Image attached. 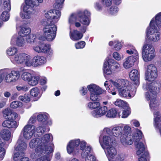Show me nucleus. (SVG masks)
I'll use <instances>...</instances> for the list:
<instances>
[{
  "label": "nucleus",
  "mask_w": 161,
  "mask_h": 161,
  "mask_svg": "<svg viewBox=\"0 0 161 161\" xmlns=\"http://www.w3.org/2000/svg\"><path fill=\"white\" fill-rule=\"evenodd\" d=\"M122 133V136L131 135V130L130 127L128 125H125L123 127Z\"/></svg>",
  "instance_id": "obj_44"
},
{
  "label": "nucleus",
  "mask_w": 161,
  "mask_h": 161,
  "mask_svg": "<svg viewBox=\"0 0 161 161\" xmlns=\"http://www.w3.org/2000/svg\"><path fill=\"white\" fill-rule=\"evenodd\" d=\"M53 140V136L51 134H46L42 137L32 139L30 142L29 146L31 148H34L36 146V148L35 149V153L36 155L52 153L54 148L53 144L51 142Z\"/></svg>",
  "instance_id": "obj_2"
},
{
  "label": "nucleus",
  "mask_w": 161,
  "mask_h": 161,
  "mask_svg": "<svg viewBox=\"0 0 161 161\" xmlns=\"http://www.w3.org/2000/svg\"><path fill=\"white\" fill-rule=\"evenodd\" d=\"M77 18H78V13L72 14L69 18L68 22L70 25L74 24Z\"/></svg>",
  "instance_id": "obj_43"
},
{
  "label": "nucleus",
  "mask_w": 161,
  "mask_h": 161,
  "mask_svg": "<svg viewBox=\"0 0 161 161\" xmlns=\"http://www.w3.org/2000/svg\"><path fill=\"white\" fill-rule=\"evenodd\" d=\"M154 126L156 128L161 126V115L158 111L155 110L153 113Z\"/></svg>",
  "instance_id": "obj_28"
},
{
  "label": "nucleus",
  "mask_w": 161,
  "mask_h": 161,
  "mask_svg": "<svg viewBox=\"0 0 161 161\" xmlns=\"http://www.w3.org/2000/svg\"><path fill=\"white\" fill-rule=\"evenodd\" d=\"M37 132L42 134L45 132H48L49 130V128L47 125L42 124L39 125L38 127L36 128L35 131Z\"/></svg>",
  "instance_id": "obj_36"
},
{
  "label": "nucleus",
  "mask_w": 161,
  "mask_h": 161,
  "mask_svg": "<svg viewBox=\"0 0 161 161\" xmlns=\"http://www.w3.org/2000/svg\"><path fill=\"white\" fill-rule=\"evenodd\" d=\"M116 109L115 108H112L107 112L106 116L108 117L114 118L116 117Z\"/></svg>",
  "instance_id": "obj_49"
},
{
  "label": "nucleus",
  "mask_w": 161,
  "mask_h": 161,
  "mask_svg": "<svg viewBox=\"0 0 161 161\" xmlns=\"http://www.w3.org/2000/svg\"><path fill=\"white\" fill-rule=\"evenodd\" d=\"M31 32V29L28 26L22 27L19 32L20 36L22 37L27 36Z\"/></svg>",
  "instance_id": "obj_32"
},
{
  "label": "nucleus",
  "mask_w": 161,
  "mask_h": 161,
  "mask_svg": "<svg viewBox=\"0 0 161 161\" xmlns=\"http://www.w3.org/2000/svg\"><path fill=\"white\" fill-rule=\"evenodd\" d=\"M18 53V49L17 48L11 47L8 48L6 50L7 54L9 57L14 56Z\"/></svg>",
  "instance_id": "obj_38"
},
{
  "label": "nucleus",
  "mask_w": 161,
  "mask_h": 161,
  "mask_svg": "<svg viewBox=\"0 0 161 161\" xmlns=\"http://www.w3.org/2000/svg\"><path fill=\"white\" fill-rule=\"evenodd\" d=\"M92 151V148L89 146H87L86 149L82 151L81 153V156L83 158L86 159L88 157L89 155H92L91 154V152Z\"/></svg>",
  "instance_id": "obj_35"
},
{
  "label": "nucleus",
  "mask_w": 161,
  "mask_h": 161,
  "mask_svg": "<svg viewBox=\"0 0 161 161\" xmlns=\"http://www.w3.org/2000/svg\"><path fill=\"white\" fill-rule=\"evenodd\" d=\"M32 74L26 71H23L21 75V78L23 80L26 82L29 80Z\"/></svg>",
  "instance_id": "obj_40"
},
{
  "label": "nucleus",
  "mask_w": 161,
  "mask_h": 161,
  "mask_svg": "<svg viewBox=\"0 0 161 161\" xmlns=\"http://www.w3.org/2000/svg\"><path fill=\"white\" fill-rule=\"evenodd\" d=\"M143 136L142 131L136 129L135 132L132 134V136H122L120 138V141L122 144L125 146L131 145L134 141L136 148V154L137 155L141 154L146 155L147 153L144 152V145L140 141Z\"/></svg>",
  "instance_id": "obj_4"
},
{
  "label": "nucleus",
  "mask_w": 161,
  "mask_h": 161,
  "mask_svg": "<svg viewBox=\"0 0 161 161\" xmlns=\"http://www.w3.org/2000/svg\"><path fill=\"white\" fill-rule=\"evenodd\" d=\"M9 17L10 14L9 11H4L2 13L0 16V18L3 21H6L9 19Z\"/></svg>",
  "instance_id": "obj_50"
},
{
  "label": "nucleus",
  "mask_w": 161,
  "mask_h": 161,
  "mask_svg": "<svg viewBox=\"0 0 161 161\" xmlns=\"http://www.w3.org/2000/svg\"><path fill=\"white\" fill-rule=\"evenodd\" d=\"M90 99L92 101H99L100 100L99 95L101 94L96 93H90Z\"/></svg>",
  "instance_id": "obj_55"
},
{
  "label": "nucleus",
  "mask_w": 161,
  "mask_h": 161,
  "mask_svg": "<svg viewBox=\"0 0 161 161\" xmlns=\"http://www.w3.org/2000/svg\"><path fill=\"white\" fill-rule=\"evenodd\" d=\"M112 85L118 90L120 97L124 98H131L134 96L131 93V84L127 80L119 79L112 81Z\"/></svg>",
  "instance_id": "obj_6"
},
{
  "label": "nucleus",
  "mask_w": 161,
  "mask_h": 161,
  "mask_svg": "<svg viewBox=\"0 0 161 161\" xmlns=\"http://www.w3.org/2000/svg\"><path fill=\"white\" fill-rule=\"evenodd\" d=\"M103 70L104 73L108 75H110L113 72V69L111 66H109L108 60H106L104 63Z\"/></svg>",
  "instance_id": "obj_33"
},
{
  "label": "nucleus",
  "mask_w": 161,
  "mask_h": 161,
  "mask_svg": "<svg viewBox=\"0 0 161 161\" xmlns=\"http://www.w3.org/2000/svg\"><path fill=\"white\" fill-rule=\"evenodd\" d=\"M39 80L40 77L39 76L32 75L27 82L30 86H34L38 84Z\"/></svg>",
  "instance_id": "obj_31"
},
{
  "label": "nucleus",
  "mask_w": 161,
  "mask_h": 161,
  "mask_svg": "<svg viewBox=\"0 0 161 161\" xmlns=\"http://www.w3.org/2000/svg\"><path fill=\"white\" fill-rule=\"evenodd\" d=\"M51 153H45L44 154H42L40 155H36V153H35L36 158H37L36 161H50V160L48 158L47 155L50 154Z\"/></svg>",
  "instance_id": "obj_42"
},
{
  "label": "nucleus",
  "mask_w": 161,
  "mask_h": 161,
  "mask_svg": "<svg viewBox=\"0 0 161 161\" xmlns=\"http://www.w3.org/2000/svg\"><path fill=\"white\" fill-rule=\"evenodd\" d=\"M31 95L34 97H38L39 93V89L37 87L32 88L30 91Z\"/></svg>",
  "instance_id": "obj_54"
},
{
  "label": "nucleus",
  "mask_w": 161,
  "mask_h": 161,
  "mask_svg": "<svg viewBox=\"0 0 161 161\" xmlns=\"http://www.w3.org/2000/svg\"><path fill=\"white\" fill-rule=\"evenodd\" d=\"M106 89L109 93L112 94L113 95H115L116 94V92L114 87L112 86H107Z\"/></svg>",
  "instance_id": "obj_64"
},
{
  "label": "nucleus",
  "mask_w": 161,
  "mask_h": 161,
  "mask_svg": "<svg viewBox=\"0 0 161 161\" xmlns=\"http://www.w3.org/2000/svg\"><path fill=\"white\" fill-rule=\"evenodd\" d=\"M114 104L115 105L119 107L127 108H128V103L120 99H117L115 102Z\"/></svg>",
  "instance_id": "obj_45"
},
{
  "label": "nucleus",
  "mask_w": 161,
  "mask_h": 161,
  "mask_svg": "<svg viewBox=\"0 0 161 161\" xmlns=\"http://www.w3.org/2000/svg\"><path fill=\"white\" fill-rule=\"evenodd\" d=\"M64 0H55V3L53 5L55 10H60L62 7L63 4Z\"/></svg>",
  "instance_id": "obj_48"
},
{
  "label": "nucleus",
  "mask_w": 161,
  "mask_h": 161,
  "mask_svg": "<svg viewBox=\"0 0 161 161\" xmlns=\"http://www.w3.org/2000/svg\"><path fill=\"white\" fill-rule=\"evenodd\" d=\"M20 74L19 71L11 70L9 69L0 70V84L3 80L7 83H14L19 80Z\"/></svg>",
  "instance_id": "obj_7"
},
{
  "label": "nucleus",
  "mask_w": 161,
  "mask_h": 161,
  "mask_svg": "<svg viewBox=\"0 0 161 161\" xmlns=\"http://www.w3.org/2000/svg\"><path fill=\"white\" fill-rule=\"evenodd\" d=\"M35 67L42 65L47 62L46 58L43 56L36 55L33 57Z\"/></svg>",
  "instance_id": "obj_25"
},
{
  "label": "nucleus",
  "mask_w": 161,
  "mask_h": 161,
  "mask_svg": "<svg viewBox=\"0 0 161 161\" xmlns=\"http://www.w3.org/2000/svg\"><path fill=\"white\" fill-rule=\"evenodd\" d=\"M123 127L119 126H115L113 127L111 130L113 135L115 137L121 138L123 135Z\"/></svg>",
  "instance_id": "obj_27"
},
{
  "label": "nucleus",
  "mask_w": 161,
  "mask_h": 161,
  "mask_svg": "<svg viewBox=\"0 0 161 161\" xmlns=\"http://www.w3.org/2000/svg\"><path fill=\"white\" fill-rule=\"evenodd\" d=\"M125 158V156L123 154H119L117 153L116 156L114 158L113 161H122Z\"/></svg>",
  "instance_id": "obj_59"
},
{
  "label": "nucleus",
  "mask_w": 161,
  "mask_h": 161,
  "mask_svg": "<svg viewBox=\"0 0 161 161\" xmlns=\"http://www.w3.org/2000/svg\"><path fill=\"white\" fill-rule=\"evenodd\" d=\"M127 109L126 110H124L122 114V118H127L130 114V109L128 106V108H125Z\"/></svg>",
  "instance_id": "obj_62"
},
{
  "label": "nucleus",
  "mask_w": 161,
  "mask_h": 161,
  "mask_svg": "<svg viewBox=\"0 0 161 161\" xmlns=\"http://www.w3.org/2000/svg\"><path fill=\"white\" fill-rule=\"evenodd\" d=\"M142 56L146 62L152 61L155 56V51L153 45L150 44H145L142 47Z\"/></svg>",
  "instance_id": "obj_9"
},
{
  "label": "nucleus",
  "mask_w": 161,
  "mask_h": 161,
  "mask_svg": "<svg viewBox=\"0 0 161 161\" xmlns=\"http://www.w3.org/2000/svg\"><path fill=\"white\" fill-rule=\"evenodd\" d=\"M80 140L79 139L72 140L70 141L68 143L66 149L68 153L71 154L73 153H76L78 151H76L77 148L79 145Z\"/></svg>",
  "instance_id": "obj_17"
},
{
  "label": "nucleus",
  "mask_w": 161,
  "mask_h": 161,
  "mask_svg": "<svg viewBox=\"0 0 161 161\" xmlns=\"http://www.w3.org/2000/svg\"><path fill=\"white\" fill-rule=\"evenodd\" d=\"M108 61L109 63V66H111L113 71L115 69H118L120 68V65L113 59H108Z\"/></svg>",
  "instance_id": "obj_37"
},
{
  "label": "nucleus",
  "mask_w": 161,
  "mask_h": 161,
  "mask_svg": "<svg viewBox=\"0 0 161 161\" xmlns=\"http://www.w3.org/2000/svg\"><path fill=\"white\" fill-rule=\"evenodd\" d=\"M39 4L34 0H25V4L23 7H26L27 8H32V7L34 6H37Z\"/></svg>",
  "instance_id": "obj_39"
},
{
  "label": "nucleus",
  "mask_w": 161,
  "mask_h": 161,
  "mask_svg": "<svg viewBox=\"0 0 161 161\" xmlns=\"http://www.w3.org/2000/svg\"><path fill=\"white\" fill-rule=\"evenodd\" d=\"M20 119V117L19 115V118H16L15 119H11V118H8L7 120L4 121L2 124L3 126L4 127L8 128L10 129L15 130L19 125L15 120H19Z\"/></svg>",
  "instance_id": "obj_16"
},
{
  "label": "nucleus",
  "mask_w": 161,
  "mask_h": 161,
  "mask_svg": "<svg viewBox=\"0 0 161 161\" xmlns=\"http://www.w3.org/2000/svg\"><path fill=\"white\" fill-rule=\"evenodd\" d=\"M11 44L12 45L15 44L19 47H22L24 46L25 42L23 37L20 36L17 37V36L14 35L11 39Z\"/></svg>",
  "instance_id": "obj_21"
},
{
  "label": "nucleus",
  "mask_w": 161,
  "mask_h": 161,
  "mask_svg": "<svg viewBox=\"0 0 161 161\" xmlns=\"http://www.w3.org/2000/svg\"><path fill=\"white\" fill-rule=\"evenodd\" d=\"M3 116L4 117H7L9 115V118L11 119H15L16 118H19V115L15 112H12L11 110L8 108H6L3 111Z\"/></svg>",
  "instance_id": "obj_29"
},
{
  "label": "nucleus",
  "mask_w": 161,
  "mask_h": 161,
  "mask_svg": "<svg viewBox=\"0 0 161 161\" xmlns=\"http://www.w3.org/2000/svg\"><path fill=\"white\" fill-rule=\"evenodd\" d=\"M161 27V12L156 15L150 22L149 26L146 30L147 38L153 42L158 41L160 39V33L159 27Z\"/></svg>",
  "instance_id": "obj_5"
},
{
  "label": "nucleus",
  "mask_w": 161,
  "mask_h": 161,
  "mask_svg": "<svg viewBox=\"0 0 161 161\" xmlns=\"http://www.w3.org/2000/svg\"><path fill=\"white\" fill-rule=\"evenodd\" d=\"M36 35L31 34L28 35V37L26 38V40L27 42L31 43H33L36 40Z\"/></svg>",
  "instance_id": "obj_51"
},
{
  "label": "nucleus",
  "mask_w": 161,
  "mask_h": 161,
  "mask_svg": "<svg viewBox=\"0 0 161 161\" xmlns=\"http://www.w3.org/2000/svg\"><path fill=\"white\" fill-rule=\"evenodd\" d=\"M129 77L131 80L135 82L136 85H137L139 84V73L138 70H132L129 73Z\"/></svg>",
  "instance_id": "obj_26"
},
{
  "label": "nucleus",
  "mask_w": 161,
  "mask_h": 161,
  "mask_svg": "<svg viewBox=\"0 0 161 161\" xmlns=\"http://www.w3.org/2000/svg\"><path fill=\"white\" fill-rule=\"evenodd\" d=\"M10 106L12 108H16L21 107L22 106V103L19 101H14L11 103Z\"/></svg>",
  "instance_id": "obj_53"
},
{
  "label": "nucleus",
  "mask_w": 161,
  "mask_h": 161,
  "mask_svg": "<svg viewBox=\"0 0 161 161\" xmlns=\"http://www.w3.org/2000/svg\"><path fill=\"white\" fill-rule=\"evenodd\" d=\"M26 53H21L16 54L13 57L10 58V60L12 62L18 64H24V60Z\"/></svg>",
  "instance_id": "obj_22"
},
{
  "label": "nucleus",
  "mask_w": 161,
  "mask_h": 161,
  "mask_svg": "<svg viewBox=\"0 0 161 161\" xmlns=\"http://www.w3.org/2000/svg\"><path fill=\"white\" fill-rule=\"evenodd\" d=\"M0 136L4 140L3 142L0 137V160H2L4 158L6 153L5 148L8 146L5 141H8L11 139V132L8 130L4 129L1 131Z\"/></svg>",
  "instance_id": "obj_8"
},
{
  "label": "nucleus",
  "mask_w": 161,
  "mask_h": 161,
  "mask_svg": "<svg viewBox=\"0 0 161 161\" xmlns=\"http://www.w3.org/2000/svg\"><path fill=\"white\" fill-rule=\"evenodd\" d=\"M139 58V56H131L128 57L124 60L123 66L124 68L128 69L134 65V63Z\"/></svg>",
  "instance_id": "obj_20"
},
{
  "label": "nucleus",
  "mask_w": 161,
  "mask_h": 161,
  "mask_svg": "<svg viewBox=\"0 0 161 161\" xmlns=\"http://www.w3.org/2000/svg\"><path fill=\"white\" fill-rule=\"evenodd\" d=\"M61 13L58 10H50L45 14L47 20L41 21L44 26L43 29V35L47 41H52L55 38L56 35L57 27L55 25L59 19Z\"/></svg>",
  "instance_id": "obj_1"
},
{
  "label": "nucleus",
  "mask_w": 161,
  "mask_h": 161,
  "mask_svg": "<svg viewBox=\"0 0 161 161\" xmlns=\"http://www.w3.org/2000/svg\"><path fill=\"white\" fill-rule=\"evenodd\" d=\"M99 142L102 147H104L103 145L106 147L114 145L116 143L114 138L111 136L107 135H104L103 137L100 136L99 138Z\"/></svg>",
  "instance_id": "obj_14"
},
{
  "label": "nucleus",
  "mask_w": 161,
  "mask_h": 161,
  "mask_svg": "<svg viewBox=\"0 0 161 161\" xmlns=\"http://www.w3.org/2000/svg\"><path fill=\"white\" fill-rule=\"evenodd\" d=\"M3 8L5 11H9L11 9L10 0H3Z\"/></svg>",
  "instance_id": "obj_47"
},
{
  "label": "nucleus",
  "mask_w": 161,
  "mask_h": 161,
  "mask_svg": "<svg viewBox=\"0 0 161 161\" xmlns=\"http://www.w3.org/2000/svg\"><path fill=\"white\" fill-rule=\"evenodd\" d=\"M108 110L107 107L104 106L100 107L99 109L94 110L91 113V115L95 118H98L104 115Z\"/></svg>",
  "instance_id": "obj_23"
},
{
  "label": "nucleus",
  "mask_w": 161,
  "mask_h": 161,
  "mask_svg": "<svg viewBox=\"0 0 161 161\" xmlns=\"http://www.w3.org/2000/svg\"><path fill=\"white\" fill-rule=\"evenodd\" d=\"M16 88L19 91L26 92L29 90V88L27 85H23L18 86H16Z\"/></svg>",
  "instance_id": "obj_56"
},
{
  "label": "nucleus",
  "mask_w": 161,
  "mask_h": 161,
  "mask_svg": "<svg viewBox=\"0 0 161 161\" xmlns=\"http://www.w3.org/2000/svg\"><path fill=\"white\" fill-rule=\"evenodd\" d=\"M86 45L85 42L84 41H81L75 43V46L77 49L83 48Z\"/></svg>",
  "instance_id": "obj_58"
},
{
  "label": "nucleus",
  "mask_w": 161,
  "mask_h": 161,
  "mask_svg": "<svg viewBox=\"0 0 161 161\" xmlns=\"http://www.w3.org/2000/svg\"><path fill=\"white\" fill-rule=\"evenodd\" d=\"M102 148L104 150L109 161H113V159L117 153V151L113 145L106 147L102 146Z\"/></svg>",
  "instance_id": "obj_18"
},
{
  "label": "nucleus",
  "mask_w": 161,
  "mask_h": 161,
  "mask_svg": "<svg viewBox=\"0 0 161 161\" xmlns=\"http://www.w3.org/2000/svg\"><path fill=\"white\" fill-rule=\"evenodd\" d=\"M160 87L161 84L158 81H148L143 84V89L148 91L145 92V96L147 101H150L149 105L152 111L159 109L160 102L157 99V95L159 92Z\"/></svg>",
  "instance_id": "obj_3"
},
{
  "label": "nucleus",
  "mask_w": 161,
  "mask_h": 161,
  "mask_svg": "<svg viewBox=\"0 0 161 161\" xmlns=\"http://www.w3.org/2000/svg\"><path fill=\"white\" fill-rule=\"evenodd\" d=\"M126 52L129 54H134L135 55V56H138L137 52L132 46H130L128 49L126 51Z\"/></svg>",
  "instance_id": "obj_52"
},
{
  "label": "nucleus",
  "mask_w": 161,
  "mask_h": 161,
  "mask_svg": "<svg viewBox=\"0 0 161 161\" xmlns=\"http://www.w3.org/2000/svg\"><path fill=\"white\" fill-rule=\"evenodd\" d=\"M113 0H102V3L104 7H108L112 3Z\"/></svg>",
  "instance_id": "obj_57"
},
{
  "label": "nucleus",
  "mask_w": 161,
  "mask_h": 161,
  "mask_svg": "<svg viewBox=\"0 0 161 161\" xmlns=\"http://www.w3.org/2000/svg\"><path fill=\"white\" fill-rule=\"evenodd\" d=\"M100 106V103L97 101H93L87 103L88 108L91 109L98 108Z\"/></svg>",
  "instance_id": "obj_41"
},
{
  "label": "nucleus",
  "mask_w": 161,
  "mask_h": 161,
  "mask_svg": "<svg viewBox=\"0 0 161 161\" xmlns=\"http://www.w3.org/2000/svg\"><path fill=\"white\" fill-rule=\"evenodd\" d=\"M87 88L90 93H96L97 94H102L105 93L106 91L102 90L98 86L91 84L87 86Z\"/></svg>",
  "instance_id": "obj_24"
},
{
  "label": "nucleus",
  "mask_w": 161,
  "mask_h": 161,
  "mask_svg": "<svg viewBox=\"0 0 161 161\" xmlns=\"http://www.w3.org/2000/svg\"><path fill=\"white\" fill-rule=\"evenodd\" d=\"M90 15V13L87 10H85L83 12L79 11L78 12L79 20L82 24L88 26L90 22L89 17Z\"/></svg>",
  "instance_id": "obj_15"
},
{
  "label": "nucleus",
  "mask_w": 161,
  "mask_h": 161,
  "mask_svg": "<svg viewBox=\"0 0 161 161\" xmlns=\"http://www.w3.org/2000/svg\"><path fill=\"white\" fill-rule=\"evenodd\" d=\"M34 10L31 8L23 7L22 11L20 13V16L23 19H31L33 14Z\"/></svg>",
  "instance_id": "obj_19"
},
{
  "label": "nucleus",
  "mask_w": 161,
  "mask_h": 161,
  "mask_svg": "<svg viewBox=\"0 0 161 161\" xmlns=\"http://www.w3.org/2000/svg\"><path fill=\"white\" fill-rule=\"evenodd\" d=\"M33 50L38 53H43L51 55L53 54V50L49 44H41L33 46Z\"/></svg>",
  "instance_id": "obj_11"
},
{
  "label": "nucleus",
  "mask_w": 161,
  "mask_h": 161,
  "mask_svg": "<svg viewBox=\"0 0 161 161\" xmlns=\"http://www.w3.org/2000/svg\"><path fill=\"white\" fill-rule=\"evenodd\" d=\"M24 60V64L26 66L28 67L32 66L35 67L33 58L32 59H31V57L30 55L26 54Z\"/></svg>",
  "instance_id": "obj_34"
},
{
  "label": "nucleus",
  "mask_w": 161,
  "mask_h": 161,
  "mask_svg": "<svg viewBox=\"0 0 161 161\" xmlns=\"http://www.w3.org/2000/svg\"><path fill=\"white\" fill-rule=\"evenodd\" d=\"M157 76V69L155 66L153 64L148 65L147 68L145 73L146 79L151 81Z\"/></svg>",
  "instance_id": "obj_13"
},
{
  "label": "nucleus",
  "mask_w": 161,
  "mask_h": 161,
  "mask_svg": "<svg viewBox=\"0 0 161 161\" xmlns=\"http://www.w3.org/2000/svg\"><path fill=\"white\" fill-rule=\"evenodd\" d=\"M70 31L69 33V36L70 38L72 40L74 41H77L82 38L83 34L79 31L77 30H74L71 31L70 28Z\"/></svg>",
  "instance_id": "obj_30"
},
{
  "label": "nucleus",
  "mask_w": 161,
  "mask_h": 161,
  "mask_svg": "<svg viewBox=\"0 0 161 161\" xmlns=\"http://www.w3.org/2000/svg\"><path fill=\"white\" fill-rule=\"evenodd\" d=\"M114 48L116 50H120L122 47L121 43L117 41L114 42Z\"/></svg>",
  "instance_id": "obj_63"
},
{
  "label": "nucleus",
  "mask_w": 161,
  "mask_h": 161,
  "mask_svg": "<svg viewBox=\"0 0 161 161\" xmlns=\"http://www.w3.org/2000/svg\"><path fill=\"white\" fill-rule=\"evenodd\" d=\"M19 99L21 101L26 103L30 101L29 97L25 95L20 96L19 97Z\"/></svg>",
  "instance_id": "obj_61"
},
{
  "label": "nucleus",
  "mask_w": 161,
  "mask_h": 161,
  "mask_svg": "<svg viewBox=\"0 0 161 161\" xmlns=\"http://www.w3.org/2000/svg\"><path fill=\"white\" fill-rule=\"evenodd\" d=\"M27 146L26 143L22 141L21 139H19L18 140L15 148L16 152L14 153L13 156L14 161H18L24 156V153L23 151L26 149Z\"/></svg>",
  "instance_id": "obj_10"
},
{
  "label": "nucleus",
  "mask_w": 161,
  "mask_h": 161,
  "mask_svg": "<svg viewBox=\"0 0 161 161\" xmlns=\"http://www.w3.org/2000/svg\"><path fill=\"white\" fill-rule=\"evenodd\" d=\"M48 117L47 114L43 113L38 115L37 118L38 121L43 122L48 119Z\"/></svg>",
  "instance_id": "obj_46"
},
{
  "label": "nucleus",
  "mask_w": 161,
  "mask_h": 161,
  "mask_svg": "<svg viewBox=\"0 0 161 161\" xmlns=\"http://www.w3.org/2000/svg\"><path fill=\"white\" fill-rule=\"evenodd\" d=\"M118 11V9L117 7L112 6L109 9V13L113 15H116Z\"/></svg>",
  "instance_id": "obj_60"
},
{
  "label": "nucleus",
  "mask_w": 161,
  "mask_h": 161,
  "mask_svg": "<svg viewBox=\"0 0 161 161\" xmlns=\"http://www.w3.org/2000/svg\"><path fill=\"white\" fill-rule=\"evenodd\" d=\"M36 127L34 125H26L22 129L21 134H22L24 138L29 140L34 135Z\"/></svg>",
  "instance_id": "obj_12"
}]
</instances>
